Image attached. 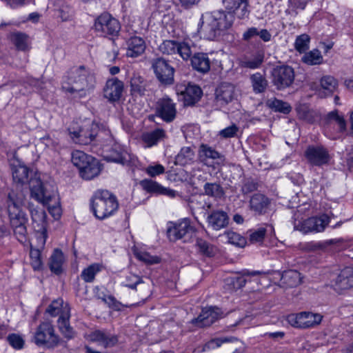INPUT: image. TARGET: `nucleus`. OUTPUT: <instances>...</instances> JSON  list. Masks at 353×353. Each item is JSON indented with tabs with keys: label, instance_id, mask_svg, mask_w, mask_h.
<instances>
[{
	"label": "nucleus",
	"instance_id": "f257e3e1",
	"mask_svg": "<svg viewBox=\"0 0 353 353\" xmlns=\"http://www.w3.org/2000/svg\"><path fill=\"white\" fill-rule=\"evenodd\" d=\"M25 196L21 191L12 190L9 192L7 200V209L10 226L16 239L21 243L27 241L28 217L23 211Z\"/></svg>",
	"mask_w": 353,
	"mask_h": 353
},
{
	"label": "nucleus",
	"instance_id": "f03ea898",
	"mask_svg": "<svg viewBox=\"0 0 353 353\" xmlns=\"http://www.w3.org/2000/svg\"><path fill=\"white\" fill-rule=\"evenodd\" d=\"M234 14L223 10L208 12L201 15L198 32L205 39L213 40L221 32L230 29L234 21Z\"/></svg>",
	"mask_w": 353,
	"mask_h": 353
},
{
	"label": "nucleus",
	"instance_id": "7ed1b4c3",
	"mask_svg": "<svg viewBox=\"0 0 353 353\" xmlns=\"http://www.w3.org/2000/svg\"><path fill=\"white\" fill-rule=\"evenodd\" d=\"M65 77L68 85H63V88L70 93H77L80 97L87 96L94 88L95 77L83 65L72 68Z\"/></svg>",
	"mask_w": 353,
	"mask_h": 353
},
{
	"label": "nucleus",
	"instance_id": "20e7f679",
	"mask_svg": "<svg viewBox=\"0 0 353 353\" xmlns=\"http://www.w3.org/2000/svg\"><path fill=\"white\" fill-rule=\"evenodd\" d=\"M70 134L75 143L81 145H88L94 141L101 143L103 139L105 141H109L110 143L113 142L110 131L103 125L100 127L98 123L94 122L81 128L77 131L70 130Z\"/></svg>",
	"mask_w": 353,
	"mask_h": 353
},
{
	"label": "nucleus",
	"instance_id": "39448f33",
	"mask_svg": "<svg viewBox=\"0 0 353 353\" xmlns=\"http://www.w3.org/2000/svg\"><path fill=\"white\" fill-rule=\"evenodd\" d=\"M91 207L94 216L104 219L112 215L119 208L116 196L108 190H97L92 199Z\"/></svg>",
	"mask_w": 353,
	"mask_h": 353
},
{
	"label": "nucleus",
	"instance_id": "423d86ee",
	"mask_svg": "<svg viewBox=\"0 0 353 353\" xmlns=\"http://www.w3.org/2000/svg\"><path fill=\"white\" fill-rule=\"evenodd\" d=\"M31 196L48 206L49 212L55 219L61 216V208L58 205V198L54 191H49L41 180H34L30 186Z\"/></svg>",
	"mask_w": 353,
	"mask_h": 353
},
{
	"label": "nucleus",
	"instance_id": "0eeeda50",
	"mask_svg": "<svg viewBox=\"0 0 353 353\" xmlns=\"http://www.w3.org/2000/svg\"><path fill=\"white\" fill-rule=\"evenodd\" d=\"M299 213L294 214V229L305 234L323 232L330 222V216L328 214L325 213L305 219H299Z\"/></svg>",
	"mask_w": 353,
	"mask_h": 353
},
{
	"label": "nucleus",
	"instance_id": "6e6552de",
	"mask_svg": "<svg viewBox=\"0 0 353 353\" xmlns=\"http://www.w3.org/2000/svg\"><path fill=\"white\" fill-rule=\"evenodd\" d=\"M101 144L103 146L105 152L104 158L106 161L121 163L123 165L133 166L137 162V157L128 152L119 143L113 139V142L110 143L103 139Z\"/></svg>",
	"mask_w": 353,
	"mask_h": 353
},
{
	"label": "nucleus",
	"instance_id": "1a4fd4ad",
	"mask_svg": "<svg viewBox=\"0 0 353 353\" xmlns=\"http://www.w3.org/2000/svg\"><path fill=\"white\" fill-rule=\"evenodd\" d=\"M151 68L161 85L169 86L174 84L175 70L168 61L163 57L153 59L151 61Z\"/></svg>",
	"mask_w": 353,
	"mask_h": 353
},
{
	"label": "nucleus",
	"instance_id": "9d476101",
	"mask_svg": "<svg viewBox=\"0 0 353 353\" xmlns=\"http://www.w3.org/2000/svg\"><path fill=\"white\" fill-rule=\"evenodd\" d=\"M95 31L101 36H116L121 30L119 21L108 12L100 14L94 21Z\"/></svg>",
	"mask_w": 353,
	"mask_h": 353
},
{
	"label": "nucleus",
	"instance_id": "9b49d317",
	"mask_svg": "<svg viewBox=\"0 0 353 353\" xmlns=\"http://www.w3.org/2000/svg\"><path fill=\"white\" fill-rule=\"evenodd\" d=\"M59 342V336L54 334V327L51 323L44 322L39 325L34 334V343L37 345L54 348L58 345Z\"/></svg>",
	"mask_w": 353,
	"mask_h": 353
},
{
	"label": "nucleus",
	"instance_id": "f8f14e48",
	"mask_svg": "<svg viewBox=\"0 0 353 353\" xmlns=\"http://www.w3.org/2000/svg\"><path fill=\"white\" fill-rule=\"evenodd\" d=\"M272 83L277 90H281L289 88L294 81V69L289 65H278L272 72Z\"/></svg>",
	"mask_w": 353,
	"mask_h": 353
},
{
	"label": "nucleus",
	"instance_id": "ddd939ff",
	"mask_svg": "<svg viewBox=\"0 0 353 353\" xmlns=\"http://www.w3.org/2000/svg\"><path fill=\"white\" fill-rule=\"evenodd\" d=\"M159 51L166 55L178 54L183 60L188 61L192 55L191 46L186 42L165 40L159 46Z\"/></svg>",
	"mask_w": 353,
	"mask_h": 353
},
{
	"label": "nucleus",
	"instance_id": "4468645a",
	"mask_svg": "<svg viewBox=\"0 0 353 353\" xmlns=\"http://www.w3.org/2000/svg\"><path fill=\"white\" fill-rule=\"evenodd\" d=\"M322 318L323 316L320 314L301 312L290 314L288 316V321L295 327L308 328L320 324Z\"/></svg>",
	"mask_w": 353,
	"mask_h": 353
},
{
	"label": "nucleus",
	"instance_id": "2eb2a0df",
	"mask_svg": "<svg viewBox=\"0 0 353 353\" xmlns=\"http://www.w3.org/2000/svg\"><path fill=\"white\" fill-rule=\"evenodd\" d=\"M331 288L338 294L353 288V268L346 267L339 273L335 279L331 281Z\"/></svg>",
	"mask_w": 353,
	"mask_h": 353
},
{
	"label": "nucleus",
	"instance_id": "dca6fc26",
	"mask_svg": "<svg viewBox=\"0 0 353 353\" xmlns=\"http://www.w3.org/2000/svg\"><path fill=\"white\" fill-rule=\"evenodd\" d=\"M222 312L219 307H208L202 309L200 314L191 321L197 327H209L221 317Z\"/></svg>",
	"mask_w": 353,
	"mask_h": 353
},
{
	"label": "nucleus",
	"instance_id": "f3484780",
	"mask_svg": "<svg viewBox=\"0 0 353 353\" xmlns=\"http://www.w3.org/2000/svg\"><path fill=\"white\" fill-rule=\"evenodd\" d=\"M305 157L310 164L315 166L327 164L330 160L328 150L323 146L307 147L305 151Z\"/></svg>",
	"mask_w": 353,
	"mask_h": 353
},
{
	"label": "nucleus",
	"instance_id": "a211bd4d",
	"mask_svg": "<svg viewBox=\"0 0 353 353\" xmlns=\"http://www.w3.org/2000/svg\"><path fill=\"white\" fill-rule=\"evenodd\" d=\"M195 232V228L191 225L189 219H183L168 229V236L170 241H175L185 237H190Z\"/></svg>",
	"mask_w": 353,
	"mask_h": 353
},
{
	"label": "nucleus",
	"instance_id": "6ab92c4d",
	"mask_svg": "<svg viewBox=\"0 0 353 353\" xmlns=\"http://www.w3.org/2000/svg\"><path fill=\"white\" fill-rule=\"evenodd\" d=\"M124 89V83L116 77L108 79L103 89V97L110 102L120 100Z\"/></svg>",
	"mask_w": 353,
	"mask_h": 353
},
{
	"label": "nucleus",
	"instance_id": "aec40b11",
	"mask_svg": "<svg viewBox=\"0 0 353 353\" xmlns=\"http://www.w3.org/2000/svg\"><path fill=\"white\" fill-rule=\"evenodd\" d=\"M157 114L164 121L171 122L176 117V104L169 97H163L157 102Z\"/></svg>",
	"mask_w": 353,
	"mask_h": 353
},
{
	"label": "nucleus",
	"instance_id": "412c9836",
	"mask_svg": "<svg viewBox=\"0 0 353 353\" xmlns=\"http://www.w3.org/2000/svg\"><path fill=\"white\" fill-rule=\"evenodd\" d=\"M271 205V200L263 194H254L249 201L250 210L255 215H264L268 213Z\"/></svg>",
	"mask_w": 353,
	"mask_h": 353
},
{
	"label": "nucleus",
	"instance_id": "4be33fe9",
	"mask_svg": "<svg viewBox=\"0 0 353 353\" xmlns=\"http://www.w3.org/2000/svg\"><path fill=\"white\" fill-rule=\"evenodd\" d=\"M177 93L183 96L185 105H192L195 104L202 95L201 89L196 85L188 83L187 85H178Z\"/></svg>",
	"mask_w": 353,
	"mask_h": 353
},
{
	"label": "nucleus",
	"instance_id": "5701e85b",
	"mask_svg": "<svg viewBox=\"0 0 353 353\" xmlns=\"http://www.w3.org/2000/svg\"><path fill=\"white\" fill-rule=\"evenodd\" d=\"M215 95L217 101L223 104H228L236 97L235 87L230 83H221L216 89Z\"/></svg>",
	"mask_w": 353,
	"mask_h": 353
},
{
	"label": "nucleus",
	"instance_id": "b1692460",
	"mask_svg": "<svg viewBox=\"0 0 353 353\" xmlns=\"http://www.w3.org/2000/svg\"><path fill=\"white\" fill-rule=\"evenodd\" d=\"M127 45L126 55L128 57L132 58L137 57L142 54L146 48L144 39L137 36L130 37L127 42Z\"/></svg>",
	"mask_w": 353,
	"mask_h": 353
},
{
	"label": "nucleus",
	"instance_id": "393cba45",
	"mask_svg": "<svg viewBox=\"0 0 353 353\" xmlns=\"http://www.w3.org/2000/svg\"><path fill=\"white\" fill-rule=\"evenodd\" d=\"M70 307L66 306L63 314L59 317L57 322L60 332L68 339H72L75 335V332L70 325Z\"/></svg>",
	"mask_w": 353,
	"mask_h": 353
},
{
	"label": "nucleus",
	"instance_id": "a878e982",
	"mask_svg": "<svg viewBox=\"0 0 353 353\" xmlns=\"http://www.w3.org/2000/svg\"><path fill=\"white\" fill-rule=\"evenodd\" d=\"M141 185L145 190L150 193L166 195L170 198H174L176 195L175 190L164 188L157 182L152 180H143L141 181Z\"/></svg>",
	"mask_w": 353,
	"mask_h": 353
},
{
	"label": "nucleus",
	"instance_id": "bb28decb",
	"mask_svg": "<svg viewBox=\"0 0 353 353\" xmlns=\"http://www.w3.org/2000/svg\"><path fill=\"white\" fill-rule=\"evenodd\" d=\"M207 222L213 230H219L228 224V216L223 210H215L208 216Z\"/></svg>",
	"mask_w": 353,
	"mask_h": 353
},
{
	"label": "nucleus",
	"instance_id": "cd10ccee",
	"mask_svg": "<svg viewBox=\"0 0 353 353\" xmlns=\"http://www.w3.org/2000/svg\"><path fill=\"white\" fill-rule=\"evenodd\" d=\"M79 174L81 178L85 180H91L97 176L101 171V165L95 158L88 161L86 164L79 170Z\"/></svg>",
	"mask_w": 353,
	"mask_h": 353
},
{
	"label": "nucleus",
	"instance_id": "c85d7f7f",
	"mask_svg": "<svg viewBox=\"0 0 353 353\" xmlns=\"http://www.w3.org/2000/svg\"><path fill=\"white\" fill-rule=\"evenodd\" d=\"M321 90L319 95L321 98L331 96L338 88V81L332 76L325 75L320 79Z\"/></svg>",
	"mask_w": 353,
	"mask_h": 353
},
{
	"label": "nucleus",
	"instance_id": "c756f323",
	"mask_svg": "<svg viewBox=\"0 0 353 353\" xmlns=\"http://www.w3.org/2000/svg\"><path fill=\"white\" fill-rule=\"evenodd\" d=\"M222 1L228 12L234 14L235 10H240L238 17L240 19L248 17L250 12L248 9V0H222Z\"/></svg>",
	"mask_w": 353,
	"mask_h": 353
},
{
	"label": "nucleus",
	"instance_id": "7c9ffc66",
	"mask_svg": "<svg viewBox=\"0 0 353 353\" xmlns=\"http://www.w3.org/2000/svg\"><path fill=\"white\" fill-rule=\"evenodd\" d=\"M190 60L193 69L201 73H206L210 69L211 62L206 53H195Z\"/></svg>",
	"mask_w": 353,
	"mask_h": 353
},
{
	"label": "nucleus",
	"instance_id": "2f4dec72",
	"mask_svg": "<svg viewBox=\"0 0 353 353\" xmlns=\"http://www.w3.org/2000/svg\"><path fill=\"white\" fill-rule=\"evenodd\" d=\"M31 173L30 169L23 163L19 162L18 165H14L12 168V177L15 183L19 184H25L30 182V187L32 182L38 179L29 180V174Z\"/></svg>",
	"mask_w": 353,
	"mask_h": 353
},
{
	"label": "nucleus",
	"instance_id": "473e14b6",
	"mask_svg": "<svg viewBox=\"0 0 353 353\" xmlns=\"http://www.w3.org/2000/svg\"><path fill=\"white\" fill-rule=\"evenodd\" d=\"M148 82L140 74L134 73L130 79V92L132 96L142 97L147 91Z\"/></svg>",
	"mask_w": 353,
	"mask_h": 353
},
{
	"label": "nucleus",
	"instance_id": "72a5a7b5",
	"mask_svg": "<svg viewBox=\"0 0 353 353\" xmlns=\"http://www.w3.org/2000/svg\"><path fill=\"white\" fill-rule=\"evenodd\" d=\"M12 45L17 50L26 52L30 48V41L28 34L21 32H12L9 36Z\"/></svg>",
	"mask_w": 353,
	"mask_h": 353
},
{
	"label": "nucleus",
	"instance_id": "f704fd0d",
	"mask_svg": "<svg viewBox=\"0 0 353 353\" xmlns=\"http://www.w3.org/2000/svg\"><path fill=\"white\" fill-rule=\"evenodd\" d=\"M221 154L206 144H201L199 148V157L201 162L208 165L213 161L221 158Z\"/></svg>",
	"mask_w": 353,
	"mask_h": 353
},
{
	"label": "nucleus",
	"instance_id": "c9c22d12",
	"mask_svg": "<svg viewBox=\"0 0 353 353\" xmlns=\"http://www.w3.org/2000/svg\"><path fill=\"white\" fill-rule=\"evenodd\" d=\"M195 152L192 147H183L175 157L174 163L181 166L192 164L194 161Z\"/></svg>",
	"mask_w": 353,
	"mask_h": 353
},
{
	"label": "nucleus",
	"instance_id": "e433bc0d",
	"mask_svg": "<svg viewBox=\"0 0 353 353\" xmlns=\"http://www.w3.org/2000/svg\"><path fill=\"white\" fill-rule=\"evenodd\" d=\"M301 282V274L296 270H288L281 274V283L286 288L297 286Z\"/></svg>",
	"mask_w": 353,
	"mask_h": 353
},
{
	"label": "nucleus",
	"instance_id": "4c0bfd02",
	"mask_svg": "<svg viewBox=\"0 0 353 353\" xmlns=\"http://www.w3.org/2000/svg\"><path fill=\"white\" fill-rule=\"evenodd\" d=\"M264 60V52L262 50L255 52L250 57H245L241 65L249 69H256L261 67Z\"/></svg>",
	"mask_w": 353,
	"mask_h": 353
},
{
	"label": "nucleus",
	"instance_id": "58836bf2",
	"mask_svg": "<svg viewBox=\"0 0 353 353\" xmlns=\"http://www.w3.org/2000/svg\"><path fill=\"white\" fill-rule=\"evenodd\" d=\"M261 273V272L259 271L243 270L242 272V276L228 278L226 279V283L231 286L233 290H236L243 288L245 285L247 281L244 277L245 276H254Z\"/></svg>",
	"mask_w": 353,
	"mask_h": 353
},
{
	"label": "nucleus",
	"instance_id": "ea45409f",
	"mask_svg": "<svg viewBox=\"0 0 353 353\" xmlns=\"http://www.w3.org/2000/svg\"><path fill=\"white\" fill-rule=\"evenodd\" d=\"M64 261L63 254L59 249H55L50 258L49 268L54 274L59 275L63 271V263Z\"/></svg>",
	"mask_w": 353,
	"mask_h": 353
},
{
	"label": "nucleus",
	"instance_id": "a19ab883",
	"mask_svg": "<svg viewBox=\"0 0 353 353\" xmlns=\"http://www.w3.org/2000/svg\"><path fill=\"white\" fill-rule=\"evenodd\" d=\"M30 214L32 221L37 223L38 225H41L39 230L41 232L40 234L39 239L41 241V245H43L46 243V240L47 238L46 231L44 227V219L46 216V213L43 210H31Z\"/></svg>",
	"mask_w": 353,
	"mask_h": 353
},
{
	"label": "nucleus",
	"instance_id": "79ce46f5",
	"mask_svg": "<svg viewBox=\"0 0 353 353\" xmlns=\"http://www.w3.org/2000/svg\"><path fill=\"white\" fill-rule=\"evenodd\" d=\"M121 285L132 290H137V287H139V289L141 290H148L149 288L148 285H146L141 278L131 273L125 276L124 281L121 283Z\"/></svg>",
	"mask_w": 353,
	"mask_h": 353
},
{
	"label": "nucleus",
	"instance_id": "37998d69",
	"mask_svg": "<svg viewBox=\"0 0 353 353\" xmlns=\"http://www.w3.org/2000/svg\"><path fill=\"white\" fill-rule=\"evenodd\" d=\"M265 104L272 110L283 114H288L292 110V107L288 102L277 99L276 98L268 99Z\"/></svg>",
	"mask_w": 353,
	"mask_h": 353
},
{
	"label": "nucleus",
	"instance_id": "c03bdc74",
	"mask_svg": "<svg viewBox=\"0 0 353 353\" xmlns=\"http://www.w3.org/2000/svg\"><path fill=\"white\" fill-rule=\"evenodd\" d=\"M165 136V132L162 129H156L153 131L145 132L142 135V140L148 147H152L161 140Z\"/></svg>",
	"mask_w": 353,
	"mask_h": 353
},
{
	"label": "nucleus",
	"instance_id": "a18cd8bd",
	"mask_svg": "<svg viewBox=\"0 0 353 353\" xmlns=\"http://www.w3.org/2000/svg\"><path fill=\"white\" fill-rule=\"evenodd\" d=\"M250 81L253 88V91L255 93L263 92L266 90L268 85V81L265 76L260 72H256L251 75Z\"/></svg>",
	"mask_w": 353,
	"mask_h": 353
},
{
	"label": "nucleus",
	"instance_id": "49530a36",
	"mask_svg": "<svg viewBox=\"0 0 353 353\" xmlns=\"http://www.w3.org/2000/svg\"><path fill=\"white\" fill-rule=\"evenodd\" d=\"M238 339L234 336H225L221 338H214L205 343L203 347V351H210L214 350L221 346L222 344L225 343L237 342Z\"/></svg>",
	"mask_w": 353,
	"mask_h": 353
},
{
	"label": "nucleus",
	"instance_id": "de8ad7c7",
	"mask_svg": "<svg viewBox=\"0 0 353 353\" xmlns=\"http://www.w3.org/2000/svg\"><path fill=\"white\" fill-rule=\"evenodd\" d=\"M102 270V265L99 263H92L83 269L81 273V278L86 283H92L95 276Z\"/></svg>",
	"mask_w": 353,
	"mask_h": 353
},
{
	"label": "nucleus",
	"instance_id": "09e8293b",
	"mask_svg": "<svg viewBox=\"0 0 353 353\" xmlns=\"http://www.w3.org/2000/svg\"><path fill=\"white\" fill-rule=\"evenodd\" d=\"M203 190L205 195L216 199H221L225 194L223 188L217 183H205Z\"/></svg>",
	"mask_w": 353,
	"mask_h": 353
},
{
	"label": "nucleus",
	"instance_id": "8fccbe9b",
	"mask_svg": "<svg viewBox=\"0 0 353 353\" xmlns=\"http://www.w3.org/2000/svg\"><path fill=\"white\" fill-rule=\"evenodd\" d=\"M327 123L330 125L336 126V130L339 132H341L345 130V121L343 117L339 115L336 111L330 112L327 114Z\"/></svg>",
	"mask_w": 353,
	"mask_h": 353
},
{
	"label": "nucleus",
	"instance_id": "3c124183",
	"mask_svg": "<svg viewBox=\"0 0 353 353\" xmlns=\"http://www.w3.org/2000/svg\"><path fill=\"white\" fill-rule=\"evenodd\" d=\"M301 61L305 64L314 65L322 63L323 58L319 50L314 49L308 52H305L301 58Z\"/></svg>",
	"mask_w": 353,
	"mask_h": 353
},
{
	"label": "nucleus",
	"instance_id": "603ef678",
	"mask_svg": "<svg viewBox=\"0 0 353 353\" xmlns=\"http://www.w3.org/2000/svg\"><path fill=\"white\" fill-rule=\"evenodd\" d=\"M93 157L88 155L81 150H75L72 153V162L79 170L84 166L88 161L92 160Z\"/></svg>",
	"mask_w": 353,
	"mask_h": 353
},
{
	"label": "nucleus",
	"instance_id": "864d4df0",
	"mask_svg": "<svg viewBox=\"0 0 353 353\" xmlns=\"http://www.w3.org/2000/svg\"><path fill=\"white\" fill-rule=\"evenodd\" d=\"M66 306H69L68 303H64L63 299H58L53 301L46 309V312L51 316H59L63 314V312Z\"/></svg>",
	"mask_w": 353,
	"mask_h": 353
},
{
	"label": "nucleus",
	"instance_id": "5fc2aeb1",
	"mask_svg": "<svg viewBox=\"0 0 353 353\" xmlns=\"http://www.w3.org/2000/svg\"><path fill=\"white\" fill-rule=\"evenodd\" d=\"M196 245L199 252L205 256L212 257L216 254V248L202 239H197Z\"/></svg>",
	"mask_w": 353,
	"mask_h": 353
},
{
	"label": "nucleus",
	"instance_id": "6e6d98bb",
	"mask_svg": "<svg viewBox=\"0 0 353 353\" xmlns=\"http://www.w3.org/2000/svg\"><path fill=\"white\" fill-rule=\"evenodd\" d=\"M310 37L307 34L297 36L294 41V48L300 54L305 53L310 48Z\"/></svg>",
	"mask_w": 353,
	"mask_h": 353
},
{
	"label": "nucleus",
	"instance_id": "4d7b16f0",
	"mask_svg": "<svg viewBox=\"0 0 353 353\" xmlns=\"http://www.w3.org/2000/svg\"><path fill=\"white\" fill-rule=\"evenodd\" d=\"M266 228L264 227L250 230L247 232V234L249 235V241L252 244L263 243L266 234Z\"/></svg>",
	"mask_w": 353,
	"mask_h": 353
},
{
	"label": "nucleus",
	"instance_id": "13d9d810",
	"mask_svg": "<svg viewBox=\"0 0 353 353\" xmlns=\"http://www.w3.org/2000/svg\"><path fill=\"white\" fill-rule=\"evenodd\" d=\"M189 205L192 211L199 210H208L212 207V204L207 203L201 196L192 199L189 202Z\"/></svg>",
	"mask_w": 353,
	"mask_h": 353
},
{
	"label": "nucleus",
	"instance_id": "bf43d9fd",
	"mask_svg": "<svg viewBox=\"0 0 353 353\" xmlns=\"http://www.w3.org/2000/svg\"><path fill=\"white\" fill-rule=\"evenodd\" d=\"M30 256L31 259V265L34 270H39L42 267V261L41 258V251L39 249L31 247L30 251Z\"/></svg>",
	"mask_w": 353,
	"mask_h": 353
},
{
	"label": "nucleus",
	"instance_id": "052dcab7",
	"mask_svg": "<svg viewBox=\"0 0 353 353\" xmlns=\"http://www.w3.org/2000/svg\"><path fill=\"white\" fill-rule=\"evenodd\" d=\"M7 341L9 344L15 350H21L25 341L23 339L19 334H10L7 336Z\"/></svg>",
	"mask_w": 353,
	"mask_h": 353
},
{
	"label": "nucleus",
	"instance_id": "680f3d73",
	"mask_svg": "<svg viewBox=\"0 0 353 353\" xmlns=\"http://www.w3.org/2000/svg\"><path fill=\"white\" fill-rule=\"evenodd\" d=\"M227 236L228 239V242L231 244L237 245L239 247H244L246 244L245 239L241 236L240 234L234 232H227Z\"/></svg>",
	"mask_w": 353,
	"mask_h": 353
},
{
	"label": "nucleus",
	"instance_id": "e2e57ef3",
	"mask_svg": "<svg viewBox=\"0 0 353 353\" xmlns=\"http://www.w3.org/2000/svg\"><path fill=\"white\" fill-rule=\"evenodd\" d=\"M134 254L139 260L146 263L154 264L159 262V259L157 256H152L146 252L137 251L135 252Z\"/></svg>",
	"mask_w": 353,
	"mask_h": 353
},
{
	"label": "nucleus",
	"instance_id": "0e129e2a",
	"mask_svg": "<svg viewBox=\"0 0 353 353\" xmlns=\"http://www.w3.org/2000/svg\"><path fill=\"white\" fill-rule=\"evenodd\" d=\"M308 0H290L289 1V8L290 12H292L295 15L298 14V10H303L307 4Z\"/></svg>",
	"mask_w": 353,
	"mask_h": 353
},
{
	"label": "nucleus",
	"instance_id": "69168bd1",
	"mask_svg": "<svg viewBox=\"0 0 353 353\" xmlns=\"http://www.w3.org/2000/svg\"><path fill=\"white\" fill-rule=\"evenodd\" d=\"M239 131V128L235 125L232 124L228 126L219 132V135L224 139L234 137Z\"/></svg>",
	"mask_w": 353,
	"mask_h": 353
},
{
	"label": "nucleus",
	"instance_id": "338daca9",
	"mask_svg": "<svg viewBox=\"0 0 353 353\" xmlns=\"http://www.w3.org/2000/svg\"><path fill=\"white\" fill-rule=\"evenodd\" d=\"M258 188V183L253 179H247L241 187V192L243 194H247Z\"/></svg>",
	"mask_w": 353,
	"mask_h": 353
},
{
	"label": "nucleus",
	"instance_id": "774afa93",
	"mask_svg": "<svg viewBox=\"0 0 353 353\" xmlns=\"http://www.w3.org/2000/svg\"><path fill=\"white\" fill-rule=\"evenodd\" d=\"M59 13L62 21H68L72 17L73 10L70 6L62 5L59 9Z\"/></svg>",
	"mask_w": 353,
	"mask_h": 353
}]
</instances>
